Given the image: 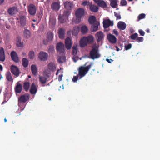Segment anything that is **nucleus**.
<instances>
[{"label": "nucleus", "mask_w": 160, "mask_h": 160, "mask_svg": "<svg viewBox=\"0 0 160 160\" xmlns=\"http://www.w3.org/2000/svg\"><path fill=\"white\" fill-rule=\"evenodd\" d=\"M80 28L79 27L77 26L74 27L72 31V34L74 36H76L79 31Z\"/></svg>", "instance_id": "nucleus-35"}, {"label": "nucleus", "mask_w": 160, "mask_h": 160, "mask_svg": "<svg viewBox=\"0 0 160 160\" xmlns=\"http://www.w3.org/2000/svg\"><path fill=\"white\" fill-rule=\"evenodd\" d=\"M100 25V23L98 22H96L92 24V31L94 32L97 31L98 29V26Z\"/></svg>", "instance_id": "nucleus-28"}, {"label": "nucleus", "mask_w": 160, "mask_h": 160, "mask_svg": "<svg viewBox=\"0 0 160 160\" xmlns=\"http://www.w3.org/2000/svg\"><path fill=\"white\" fill-rule=\"evenodd\" d=\"M30 85V83L28 81H25L23 83V89L25 91H28L29 89Z\"/></svg>", "instance_id": "nucleus-33"}, {"label": "nucleus", "mask_w": 160, "mask_h": 160, "mask_svg": "<svg viewBox=\"0 0 160 160\" xmlns=\"http://www.w3.org/2000/svg\"><path fill=\"white\" fill-rule=\"evenodd\" d=\"M78 75L77 76H73V78L72 79V81L74 82H76V81H77V80L78 79Z\"/></svg>", "instance_id": "nucleus-55"}, {"label": "nucleus", "mask_w": 160, "mask_h": 160, "mask_svg": "<svg viewBox=\"0 0 160 160\" xmlns=\"http://www.w3.org/2000/svg\"><path fill=\"white\" fill-rule=\"evenodd\" d=\"M16 19L17 20L16 22L18 26L22 28H26L27 27V18L23 15H20Z\"/></svg>", "instance_id": "nucleus-4"}, {"label": "nucleus", "mask_w": 160, "mask_h": 160, "mask_svg": "<svg viewBox=\"0 0 160 160\" xmlns=\"http://www.w3.org/2000/svg\"><path fill=\"white\" fill-rule=\"evenodd\" d=\"M118 46L119 47L120 50H122L123 48V44L120 43L118 44Z\"/></svg>", "instance_id": "nucleus-58"}, {"label": "nucleus", "mask_w": 160, "mask_h": 160, "mask_svg": "<svg viewBox=\"0 0 160 160\" xmlns=\"http://www.w3.org/2000/svg\"><path fill=\"white\" fill-rule=\"evenodd\" d=\"M10 69L13 74L16 77H18L19 76L20 71L18 67L14 66V65H12L11 66Z\"/></svg>", "instance_id": "nucleus-10"}, {"label": "nucleus", "mask_w": 160, "mask_h": 160, "mask_svg": "<svg viewBox=\"0 0 160 160\" xmlns=\"http://www.w3.org/2000/svg\"><path fill=\"white\" fill-rule=\"evenodd\" d=\"M139 32L140 35L142 36H144L145 34V32L142 29L139 30Z\"/></svg>", "instance_id": "nucleus-53"}, {"label": "nucleus", "mask_w": 160, "mask_h": 160, "mask_svg": "<svg viewBox=\"0 0 160 160\" xmlns=\"http://www.w3.org/2000/svg\"><path fill=\"white\" fill-rule=\"evenodd\" d=\"M103 24L104 28L106 29L110 26H113L114 23L113 21H111L109 19H107L103 21Z\"/></svg>", "instance_id": "nucleus-11"}, {"label": "nucleus", "mask_w": 160, "mask_h": 160, "mask_svg": "<svg viewBox=\"0 0 160 160\" xmlns=\"http://www.w3.org/2000/svg\"><path fill=\"white\" fill-rule=\"evenodd\" d=\"M23 36L26 38H30L31 37L30 31L28 29H25L23 31Z\"/></svg>", "instance_id": "nucleus-26"}, {"label": "nucleus", "mask_w": 160, "mask_h": 160, "mask_svg": "<svg viewBox=\"0 0 160 160\" xmlns=\"http://www.w3.org/2000/svg\"><path fill=\"white\" fill-rule=\"evenodd\" d=\"M0 70L1 71H2L3 70V67L1 64H0Z\"/></svg>", "instance_id": "nucleus-63"}, {"label": "nucleus", "mask_w": 160, "mask_h": 160, "mask_svg": "<svg viewBox=\"0 0 160 160\" xmlns=\"http://www.w3.org/2000/svg\"><path fill=\"white\" fill-rule=\"evenodd\" d=\"M96 36L98 38L97 42H100L103 38V34L102 31H99L96 34Z\"/></svg>", "instance_id": "nucleus-27"}, {"label": "nucleus", "mask_w": 160, "mask_h": 160, "mask_svg": "<svg viewBox=\"0 0 160 160\" xmlns=\"http://www.w3.org/2000/svg\"><path fill=\"white\" fill-rule=\"evenodd\" d=\"M87 42L88 44H90L93 41V38L92 36H89L85 37Z\"/></svg>", "instance_id": "nucleus-39"}, {"label": "nucleus", "mask_w": 160, "mask_h": 160, "mask_svg": "<svg viewBox=\"0 0 160 160\" xmlns=\"http://www.w3.org/2000/svg\"><path fill=\"white\" fill-rule=\"evenodd\" d=\"M110 5L113 8H116L118 6V0H110Z\"/></svg>", "instance_id": "nucleus-34"}, {"label": "nucleus", "mask_w": 160, "mask_h": 160, "mask_svg": "<svg viewBox=\"0 0 160 160\" xmlns=\"http://www.w3.org/2000/svg\"><path fill=\"white\" fill-rule=\"evenodd\" d=\"M72 54L74 56H76L78 51V49L77 45H74L72 48Z\"/></svg>", "instance_id": "nucleus-41"}, {"label": "nucleus", "mask_w": 160, "mask_h": 160, "mask_svg": "<svg viewBox=\"0 0 160 160\" xmlns=\"http://www.w3.org/2000/svg\"><path fill=\"white\" fill-rule=\"evenodd\" d=\"M31 71L32 74L34 75H36L37 73V68L35 64L31 65Z\"/></svg>", "instance_id": "nucleus-36"}, {"label": "nucleus", "mask_w": 160, "mask_h": 160, "mask_svg": "<svg viewBox=\"0 0 160 160\" xmlns=\"http://www.w3.org/2000/svg\"><path fill=\"white\" fill-rule=\"evenodd\" d=\"M64 8L68 10H71L73 7V4L72 2L67 1L64 3Z\"/></svg>", "instance_id": "nucleus-20"}, {"label": "nucleus", "mask_w": 160, "mask_h": 160, "mask_svg": "<svg viewBox=\"0 0 160 160\" xmlns=\"http://www.w3.org/2000/svg\"><path fill=\"white\" fill-rule=\"evenodd\" d=\"M132 48V44L131 43H129L128 45L125 46V50L126 51L128 50L131 48Z\"/></svg>", "instance_id": "nucleus-49"}, {"label": "nucleus", "mask_w": 160, "mask_h": 160, "mask_svg": "<svg viewBox=\"0 0 160 160\" xmlns=\"http://www.w3.org/2000/svg\"><path fill=\"white\" fill-rule=\"evenodd\" d=\"M56 49V50L59 52V53H65L64 45L62 42H59L57 44Z\"/></svg>", "instance_id": "nucleus-9"}, {"label": "nucleus", "mask_w": 160, "mask_h": 160, "mask_svg": "<svg viewBox=\"0 0 160 160\" xmlns=\"http://www.w3.org/2000/svg\"><path fill=\"white\" fill-rule=\"evenodd\" d=\"M50 7L52 11L56 12L58 11L60 9V2L58 1L52 2L51 4Z\"/></svg>", "instance_id": "nucleus-7"}, {"label": "nucleus", "mask_w": 160, "mask_h": 160, "mask_svg": "<svg viewBox=\"0 0 160 160\" xmlns=\"http://www.w3.org/2000/svg\"><path fill=\"white\" fill-rule=\"evenodd\" d=\"M28 13L32 16H34L37 12V7L33 3H30L27 6Z\"/></svg>", "instance_id": "nucleus-5"}, {"label": "nucleus", "mask_w": 160, "mask_h": 160, "mask_svg": "<svg viewBox=\"0 0 160 160\" xmlns=\"http://www.w3.org/2000/svg\"><path fill=\"white\" fill-rule=\"evenodd\" d=\"M39 81L41 83L44 84L46 83L47 78L45 77H44L39 76Z\"/></svg>", "instance_id": "nucleus-42"}, {"label": "nucleus", "mask_w": 160, "mask_h": 160, "mask_svg": "<svg viewBox=\"0 0 160 160\" xmlns=\"http://www.w3.org/2000/svg\"><path fill=\"white\" fill-rule=\"evenodd\" d=\"M49 42H48L47 40V39H44V40H43V41L44 44L45 45H47L48 44V43Z\"/></svg>", "instance_id": "nucleus-59"}, {"label": "nucleus", "mask_w": 160, "mask_h": 160, "mask_svg": "<svg viewBox=\"0 0 160 160\" xmlns=\"http://www.w3.org/2000/svg\"><path fill=\"white\" fill-rule=\"evenodd\" d=\"M6 78L7 80L9 81H12L13 79L12 76L10 71H8L6 74Z\"/></svg>", "instance_id": "nucleus-38"}, {"label": "nucleus", "mask_w": 160, "mask_h": 160, "mask_svg": "<svg viewBox=\"0 0 160 160\" xmlns=\"http://www.w3.org/2000/svg\"><path fill=\"white\" fill-rule=\"evenodd\" d=\"M91 66V64H90L86 67L82 66L79 68L78 69V75L79 76V79H81L86 75Z\"/></svg>", "instance_id": "nucleus-2"}, {"label": "nucleus", "mask_w": 160, "mask_h": 160, "mask_svg": "<svg viewBox=\"0 0 160 160\" xmlns=\"http://www.w3.org/2000/svg\"><path fill=\"white\" fill-rule=\"evenodd\" d=\"M48 52L49 54H53L55 52L54 48L53 46L51 45L49 47Z\"/></svg>", "instance_id": "nucleus-43"}, {"label": "nucleus", "mask_w": 160, "mask_h": 160, "mask_svg": "<svg viewBox=\"0 0 160 160\" xmlns=\"http://www.w3.org/2000/svg\"><path fill=\"white\" fill-rule=\"evenodd\" d=\"M90 10L92 12H97L98 10V8L96 5L91 4L90 5L89 7Z\"/></svg>", "instance_id": "nucleus-30"}, {"label": "nucleus", "mask_w": 160, "mask_h": 160, "mask_svg": "<svg viewBox=\"0 0 160 160\" xmlns=\"http://www.w3.org/2000/svg\"><path fill=\"white\" fill-rule=\"evenodd\" d=\"M85 14V10L82 8H79L76 10L75 12L76 18H73L72 22L75 23H78L82 20V18Z\"/></svg>", "instance_id": "nucleus-1"}, {"label": "nucleus", "mask_w": 160, "mask_h": 160, "mask_svg": "<svg viewBox=\"0 0 160 160\" xmlns=\"http://www.w3.org/2000/svg\"><path fill=\"white\" fill-rule=\"evenodd\" d=\"M96 18L94 16H91L89 17L88 19V22L90 24H93L96 22Z\"/></svg>", "instance_id": "nucleus-40"}, {"label": "nucleus", "mask_w": 160, "mask_h": 160, "mask_svg": "<svg viewBox=\"0 0 160 160\" xmlns=\"http://www.w3.org/2000/svg\"><path fill=\"white\" fill-rule=\"evenodd\" d=\"M22 88L21 84L18 81L16 84V85L14 88V91L16 93H20L22 90Z\"/></svg>", "instance_id": "nucleus-16"}, {"label": "nucleus", "mask_w": 160, "mask_h": 160, "mask_svg": "<svg viewBox=\"0 0 160 160\" xmlns=\"http://www.w3.org/2000/svg\"><path fill=\"white\" fill-rule=\"evenodd\" d=\"M143 40V37H138L136 39V41L140 42H142Z\"/></svg>", "instance_id": "nucleus-51"}, {"label": "nucleus", "mask_w": 160, "mask_h": 160, "mask_svg": "<svg viewBox=\"0 0 160 160\" xmlns=\"http://www.w3.org/2000/svg\"><path fill=\"white\" fill-rule=\"evenodd\" d=\"M106 61L108 62L109 63H111L113 61V60L110 59H107Z\"/></svg>", "instance_id": "nucleus-61"}, {"label": "nucleus", "mask_w": 160, "mask_h": 160, "mask_svg": "<svg viewBox=\"0 0 160 160\" xmlns=\"http://www.w3.org/2000/svg\"><path fill=\"white\" fill-rule=\"evenodd\" d=\"M66 57L65 53H59L58 56V61L59 63H63L65 61Z\"/></svg>", "instance_id": "nucleus-17"}, {"label": "nucleus", "mask_w": 160, "mask_h": 160, "mask_svg": "<svg viewBox=\"0 0 160 160\" xmlns=\"http://www.w3.org/2000/svg\"><path fill=\"white\" fill-rule=\"evenodd\" d=\"M146 14L144 13H141L139 15V16L138 17V21H139V20L144 19L145 18Z\"/></svg>", "instance_id": "nucleus-47"}, {"label": "nucleus", "mask_w": 160, "mask_h": 160, "mask_svg": "<svg viewBox=\"0 0 160 160\" xmlns=\"http://www.w3.org/2000/svg\"><path fill=\"white\" fill-rule=\"evenodd\" d=\"M89 56L90 58L93 60L100 57V54L97 46H92V49L90 52Z\"/></svg>", "instance_id": "nucleus-3"}, {"label": "nucleus", "mask_w": 160, "mask_h": 160, "mask_svg": "<svg viewBox=\"0 0 160 160\" xmlns=\"http://www.w3.org/2000/svg\"><path fill=\"white\" fill-rule=\"evenodd\" d=\"M115 16L116 17L117 20L120 19L121 18L120 13H118L116 12H114Z\"/></svg>", "instance_id": "nucleus-50"}, {"label": "nucleus", "mask_w": 160, "mask_h": 160, "mask_svg": "<svg viewBox=\"0 0 160 160\" xmlns=\"http://www.w3.org/2000/svg\"><path fill=\"white\" fill-rule=\"evenodd\" d=\"M47 35V40L48 42L51 41L53 39V34L52 32H51V31H49L48 32Z\"/></svg>", "instance_id": "nucleus-32"}, {"label": "nucleus", "mask_w": 160, "mask_h": 160, "mask_svg": "<svg viewBox=\"0 0 160 160\" xmlns=\"http://www.w3.org/2000/svg\"><path fill=\"white\" fill-rule=\"evenodd\" d=\"M65 29L63 28H59L58 30V33L60 39H63L65 36Z\"/></svg>", "instance_id": "nucleus-21"}, {"label": "nucleus", "mask_w": 160, "mask_h": 160, "mask_svg": "<svg viewBox=\"0 0 160 160\" xmlns=\"http://www.w3.org/2000/svg\"><path fill=\"white\" fill-rule=\"evenodd\" d=\"M62 76H63V75L62 74H61L59 75L58 78V80L59 81H60L62 80Z\"/></svg>", "instance_id": "nucleus-60"}, {"label": "nucleus", "mask_w": 160, "mask_h": 160, "mask_svg": "<svg viewBox=\"0 0 160 160\" xmlns=\"http://www.w3.org/2000/svg\"><path fill=\"white\" fill-rule=\"evenodd\" d=\"M88 44L85 37L82 38L80 41V46L81 47L83 48L87 45Z\"/></svg>", "instance_id": "nucleus-24"}, {"label": "nucleus", "mask_w": 160, "mask_h": 160, "mask_svg": "<svg viewBox=\"0 0 160 160\" xmlns=\"http://www.w3.org/2000/svg\"><path fill=\"white\" fill-rule=\"evenodd\" d=\"M120 3L122 6H125L127 5V2L125 0H121Z\"/></svg>", "instance_id": "nucleus-52"}, {"label": "nucleus", "mask_w": 160, "mask_h": 160, "mask_svg": "<svg viewBox=\"0 0 160 160\" xmlns=\"http://www.w3.org/2000/svg\"><path fill=\"white\" fill-rule=\"evenodd\" d=\"M95 3L101 7L107 8V5L106 2L102 0H93Z\"/></svg>", "instance_id": "nucleus-18"}, {"label": "nucleus", "mask_w": 160, "mask_h": 160, "mask_svg": "<svg viewBox=\"0 0 160 160\" xmlns=\"http://www.w3.org/2000/svg\"><path fill=\"white\" fill-rule=\"evenodd\" d=\"M5 59V51L4 48L0 47V61L4 62Z\"/></svg>", "instance_id": "nucleus-19"}, {"label": "nucleus", "mask_w": 160, "mask_h": 160, "mask_svg": "<svg viewBox=\"0 0 160 160\" xmlns=\"http://www.w3.org/2000/svg\"><path fill=\"white\" fill-rule=\"evenodd\" d=\"M29 99V94L26 93L24 94L21 95L18 98V104L23 103L28 101Z\"/></svg>", "instance_id": "nucleus-6"}, {"label": "nucleus", "mask_w": 160, "mask_h": 160, "mask_svg": "<svg viewBox=\"0 0 160 160\" xmlns=\"http://www.w3.org/2000/svg\"><path fill=\"white\" fill-rule=\"evenodd\" d=\"M37 88L36 85L34 83H32L31 86L30 90V92L31 94H34L37 93Z\"/></svg>", "instance_id": "nucleus-23"}, {"label": "nucleus", "mask_w": 160, "mask_h": 160, "mask_svg": "<svg viewBox=\"0 0 160 160\" xmlns=\"http://www.w3.org/2000/svg\"><path fill=\"white\" fill-rule=\"evenodd\" d=\"M65 43L66 49L68 50L70 49L72 43L71 39L69 37H67L66 38L65 40Z\"/></svg>", "instance_id": "nucleus-14"}, {"label": "nucleus", "mask_w": 160, "mask_h": 160, "mask_svg": "<svg viewBox=\"0 0 160 160\" xmlns=\"http://www.w3.org/2000/svg\"><path fill=\"white\" fill-rule=\"evenodd\" d=\"M67 18H66L63 14H59L58 17V20L60 23H64L66 22Z\"/></svg>", "instance_id": "nucleus-25"}, {"label": "nucleus", "mask_w": 160, "mask_h": 160, "mask_svg": "<svg viewBox=\"0 0 160 160\" xmlns=\"http://www.w3.org/2000/svg\"><path fill=\"white\" fill-rule=\"evenodd\" d=\"M113 33L115 34L116 36H118V32L117 30L114 29L113 30Z\"/></svg>", "instance_id": "nucleus-57"}, {"label": "nucleus", "mask_w": 160, "mask_h": 160, "mask_svg": "<svg viewBox=\"0 0 160 160\" xmlns=\"http://www.w3.org/2000/svg\"><path fill=\"white\" fill-rule=\"evenodd\" d=\"M4 0H0V4H2L4 2Z\"/></svg>", "instance_id": "nucleus-64"}, {"label": "nucleus", "mask_w": 160, "mask_h": 160, "mask_svg": "<svg viewBox=\"0 0 160 160\" xmlns=\"http://www.w3.org/2000/svg\"><path fill=\"white\" fill-rule=\"evenodd\" d=\"M29 58L31 59H33L35 56V52L33 51H30L28 53Z\"/></svg>", "instance_id": "nucleus-44"}, {"label": "nucleus", "mask_w": 160, "mask_h": 160, "mask_svg": "<svg viewBox=\"0 0 160 160\" xmlns=\"http://www.w3.org/2000/svg\"><path fill=\"white\" fill-rule=\"evenodd\" d=\"M115 47L116 48V51H119L121 50H120V49L119 48H118V46H115Z\"/></svg>", "instance_id": "nucleus-62"}, {"label": "nucleus", "mask_w": 160, "mask_h": 160, "mask_svg": "<svg viewBox=\"0 0 160 160\" xmlns=\"http://www.w3.org/2000/svg\"><path fill=\"white\" fill-rule=\"evenodd\" d=\"M88 30V27L85 26H82L81 28V31L82 34H85L87 33Z\"/></svg>", "instance_id": "nucleus-45"}, {"label": "nucleus", "mask_w": 160, "mask_h": 160, "mask_svg": "<svg viewBox=\"0 0 160 160\" xmlns=\"http://www.w3.org/2000/svg\"><path fill=\"white\" fill-rule=\"evenodd\" d=\"M48 69L51 71H53L56 70V67L55 64L52 62H51L48 63Z\"/></svg>", "instance_id": "nucleus-31"}, {"label": "nucleus", "mask_w": 160, "mask_h": 160, "mask_svg": "<svg viewBox=\"0 0 160 160\" xmlns=\"http://www.w3.org/2000/svg\"><path fill=\"white\" fill-rule=\"evenodd\" d=\"M72 58L73 61L75 62H76L78 60V57L75 56L72 57Z\"/></svg>", "instance_id": "nucleus-56"}, {"label": "nucleus", "mask_w": 160, "mask_h": 160, "mask_svg": "<svg viewBox=\"0 0 160 160\" xmlns=\"http://www.w3.org/2000/svg\"><path fill=\"white\" fill-rule=\"evenodd\" d=\"M117 27L120 30H124L126 28V25L123 22L119 21L118 23Z\"/></svg>", "instance_id": "nucleus-22"}, {"label": "nucleus", "mask_w": 160, "mask_h": 160, "mask_svg": "<svg viewBox=\"0 0 160 160\" xmlns=\"http://www.w3.org/2000/svg\"><path fill=\"white\" fill-rule=\"evenodd\" d=\"M107 38L108 41L112 44H115L117 42V39L116 37L111 34L108 35Z\"/></svg>", "instance_id": "nucleus-13"}, {"label": "nucleus", "mask_w": 160, "mask_h": 160, "mask_svg": "<svg viewBox=\"0 0 160 160\" xmlns=\"http://www.w3.org/2000/svg\"><path fill=\"white\" fill-rule=\"evenodd\" d=\"M138 36V34L137 33H135L132 34L130 36V38L132 40H135L137 38Z\"/></svg>", "instance_id": "nucleus-48"}, {"label": "nucleus", "mask_w": 160, "mask_h": 160, "mask_svg": "<svg viewBox=\"0 0 160 160\" xmlns=\"http://www.w3.org/2000/svg\"><path fill=\"white\" fill-rule=\"evenodd\" d=\"M22 63L23 67L27 68L28 65V60L26 58H24L22 60Z\"/></svg>", "instance_id": "nucleus-37"}, {"label": "nucleus", "mask_w": 160, "mask_h": 160, "mask_svg": "<svg viewBox=\"0 0 160 160\" xmlns=\"http://www.w3.org/2000/svg\"><path fill=\"white\" fill-rule=\"evenodd\" d=\"M8 13L11 16L17 13L18 12V8L16 6H13L9 8L8 11Z\"/></svg>", "instance_id": "nucleus-12"}, {"label": "nucleus", "mask_w": 160, "mask_h": 160, "mask_svg": "<svg viewBox=\"0 0 160 160\" xmlns=\"http://www.w3.org/2000/svg\"><path fill=\"white\" fill-rule=\"evenodd\" d=\"M16 45L18 47H22L24 46V43L21 41L20 38H17L16 39Z\"/></svg>", "instance_id": "nucleus-29"}, {"label": "nucleus", "mask_w": 160, "mask_h": 160, "mask_svg": "<svg viewBox=\"0 0 160 160\" xmlns=\"http://www.w3.org/2000/svg\"><path fill=\"white\" fill-rule=\"evenodd\" d=\"M11 56L13 61L15 62L19 61V58L17 53L14 51H12L10 54Z\"/></svg>", "instance_id": "nucleus-15"}, {"label": "nucleus", "mask_w": 160, "mask_h": 160, "mask_svg": "<svg viewBox=\"0 0 160 160\" xmlns=\"http://www.w3.org/2000/svg\"><path fill=\"white\" fill-rule=\"evenodd\" d=\"M48 54L46 52L41 51L38 54V58L42 61H45L48 60Z\"/></svg>", "instance_id": "nucleus-8"}, {"label": "nucleus", "mask_w": 160, "mask_h": 160, "mask_svg": "<svg viewBox=\"0 0 160 160\" xmlns=\"http://www.w3.org/2000/svg\"><path fill=\"white\" fill-rule=\"evenodd\" d=\"M71 13V12H70L67 10L64 12L63 14L64 15V16L66 18H67V19H68V17L70 15Z\"/></svg>", "instance_id": "nucleus-46"}, {"label": "nucleus", "mask_w": 160, "mask_h": 160, "mask_svg": "<svg viewBox=\"0 0 160 160\" xmlns=\"http://www.w3.org/2000/svg\"><path fill=\"white\" fill-rule=\"evenodd\" d=\"M90 2H89L87 1H84L82 3V5L83 6H85L86 5H90Z\"/></svg>", "instance_id": "nucleus-54"}]
</instances>
